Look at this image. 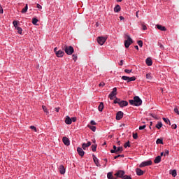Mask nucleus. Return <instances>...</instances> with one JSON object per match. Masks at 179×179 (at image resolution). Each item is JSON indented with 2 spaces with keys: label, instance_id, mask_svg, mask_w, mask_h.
<instances>
[{
  "label": "nucleus",
  "instance_id": "7c9ffc66",
  "mask_svg": "<svg viewBox=\"0 0 179 179\" xmlns=\"http://www.w3.org/2000/svg\"><path fill=\"white\" fill-rule=\"evenodd\" d=\"M115 150H116V153H121V152H122V150H124V148H122V147H118L117 148V147H116Z\"/></svg>",
  "mask_w": 179,
  "mask_h": 179
},
{
  "label": "nucleus",
  "instance_id": "1a4fd4ad",
  "mask_svg": "<svg viewBox=\"0 0 179 179\" xmlns=\"http://www.w3.org/2000/svg\"><path fill=\"white\" fill-rule=\"evenodd\" d=\"M152 160L144 161L141 163V164L139 165V167L140 168L146 167V166H152Z\"/></svg>",
  "mask_w": 179,
  "mask_h": 179
},
{
  "label": "nucleus",
  "instance_id": "7ed1b4c3",
  "mask_svg": "<svg viewBox=\"0 0 179 179\" xmlns=\"http://www.w3.org/2000/svg\"><path fill=\"white\" fill-rule=\"evenodd\" d=\"M62 49L64 50L66 54H67V55H72L73 54V52H75V50L73 49V47L68 46L66 45H64L62 47Z\"/></svg>",
  "mask_w": 179,
  "mask_h": 179
},
{
  "label": "nucleus",
  "instance_id": "49530a36",
  "mask_svg": "<svg viewBox=\"0 0 179 179\" xmlns=\"http://www.w3.org/2000/svg\"><path fill=\"white\" fill-rule=\"evenodd\" d=\"M118 157H124V155H118L114 157V159H118Z\"/></svg>",
  "mask_w": 179,
  "mask_h": 179
},
{
  "label": "nucleus",
  "instance_id": "e2e57ef3",
  "mask_svg": "<svg viewBox=\"0 0 179 179\" xmlns=\"http://www.w3.org/2000/svg\"><path fill=\"white\" fill-rule=\"evenodd\" d=\"M120 20H124V19H125V18L124 17H122V16H120Z\"/></svg>",
  "mask_w": 179,
  "mask_h": 179
},
{
  "label": "nucleus",
  "instance_id": "c03bdc74",
  "mask_svg": "<svg viewBox=\"0 0 179 179\" xmlns=\"http://www.w3.org/2000/svg\"><path fill=\"white\" fill-rule=\"evenodd\" d=\"M145 128H146V125H143V126H140L138 129L140 131H142V129H145Z\"/></svg>",
  "mask_w": 179,
  "mask_h": 179
},
{
  "label": "nucleus",
  "instance_id": "ddd939ff",
  "mask_svg": "<svg viewBox=\"0 0 179 179\" xmlns=\"http://www.w3.org/2000/svg\"><path fill=\"white\" fill-rule=\"evenodd\" d=\"M77 152H78L79 156H81V157H83V156H85V151H83V149H82V148L78 147L77 148Z\"/></svg>",
  "mask_w": 179,
  "mask_h": 179
},
{
  "label": "nucleus",
  "instance_id": "f3484780",
  "mask_svg": "<svg viewBox=\"0 0 179 179\" xmlns=\"http://www.w3.org/2000/svg\"><path fill=\"white\" fill-rule=\"evenodd\" d=\"M65 123L67 125H71L72 124V119L69 116H66Z\"/></svg>",
  "mask_w": 179,
  "mask_h": 179
},
{
  "label": "nucleus",
  "instance_id": "9b49d317",
  "mask_svg": "<svg viewBox=\"0 0 179 179\" xmlns=\"http://www.w3.org/2000/svg\"><path fill=\"white\" fill-rule=\"evenodd\" d=\"M62 142L66 146H69L71 145V141L67 137H63Z\"/></svg>",
  "mask_w": 179,
  "mask_h": 179
},
{
  "label": "nucleus",
  "instance_id": "4c0bfd02",
  "mask_svg": "<svg viewBox=\"0 0 179 179\" xmlns=\"http://www.w3.org/2000/svg\"><path fill=\"white\" fill-rule=\"evenodd\" d=\"M137 44L139 45V47H143V41L141 40L137 41Z\"/></svg>",
  "mask_w": 179,
  "mask_h": 179
},
{
  "label": "nucleus",
  "instance_id": "f257e3e1",
  "mask_svg": "<svg viewBox=\"0 0 179 179\" xmlns=\"http://www.w3.org/2000/svg\"><path fill=\"white\" fill-rule=\"evenodd\" d=\"M129 104L131 106H134L135 107H139V106H142V99L138 96L134 97V99H131L129 101Z\"/></svg>",
  "mask_w": 179,
  "mask_h": 179
},
{
  "label": "nucleus",
  "instance_id": "6e6d98bb",
  "mask_svg": "<svg viewBox=\"0 0 179 179\" xmlns=\"http://www.w3.org/2000/svg\"><path fill=\"white\" fill-rule=\"evenodd\" d=\"M119 65L120 66H122V65H124V60H120V63H119Z\"/></svg>",
  "mask_w": 179,
  "mask_h": 179
},
{
  "label": "nucleus",
  "instance_id": "bb28decb",
  "mask_svg": "<svg viewBox=\"0 0 179 179\" xmlns=\"http://www.w3.org/2000/svg\"><path fill=\"white\" fill-rule=\"evenodd\" d=\"M162 120H163V121H164V122H165L166 124H167L168 125H171V122H170V120H169L168 118L163 117Z\"/></svg>",
  "mask_w": 179,
  "mask_h": 179
},
{
  "label": "nucleus",
  "instance_id": "4468645a",
  "mask_svg": "<svg viewBox=\"0 0 179 179\" xmlns=\"http://www.w3.org/2000/svg\"><path fill=\"white\" fill-rule=\"evenodd\" d=\"M92 157H93L94 162L96 164V166L97 167H100L101 165H100V163L99 162V159H97V157H96V155H93Z\"/></svg>",
  "mask_w": 179,
  "mask_h": 179
},
{
  "label": "nucleus",
  "instance_id": "0eeeda50",
  "mask_svg": "<svg viewBox=\"0 0 179 179\" xmlns=\"http://www.w3.org/2000/svg\"><path fill=\"white\" fill-rule=\"evenodd\" d=\"M110 100H114V98L117 97V87H114L113 91L108 96Z\"/></svg>",
  "mask_w": 179,
  "mask_h": 179
},
{
  "label": "nucleus",
  "instance_id": "a19ab883",
  "mask_svg": "<svg viewBox=\"0 0 179 179\" xmlns=\"http://www.w3.org/2000/svg\"><path fill=\"white\" fill-rule=\"evenodd\" d=\"M38 22V20L37 19V18H33L32 19V23L34 24H37V22Z\"/></svg>",
  "mask_w": 179,
  "mask_h": 179
},
{
  "label": "nucleus",
  "instance_id": "20e7f679",
  "mask_svg": "<svg viewBox=\"0 0 179 179\" xmlns=\"http://www.w3.org/2000/svg\"><path fill=\"white\" fill-rule=\"evenodd\" d=\"M114 103L118 104L120 106V107H121L122 108L124 107H127V106H128V101L120 100L118 98H116L114 100Z\"/></svg>",
  "mask_w": 179,
  "mask_h": 179
},
{
  "label": "nucleus",
  "instance_id": "e433bc0d",
  "mask_svg": "<svg viewBox=\"0 0 179 179\" xmlns=\"http://www.w3.org/2000/svg\"><path fill=\"white\" fill-rule=\"evenodd\" d=\"M72 58L73 61L76 62V61L78 60V55H75V54L72 55Z\"/></svg>",
  "mask_w": 179,
  "mask_h": 179
},
{
  "label": "nucleus",
  "instance_id": "a211bd4d",
  "mask_svg": "<svg viewBox=\"0 0 179 179\" xmlns=\"http://www.w3.org/2000/svg\"><path fill=\"white\" fill-rule=\"evenodd\" d=\"M157 29H158V30H160L161 31H166V27L162 26L161 24H157Z\"/></svg>",
  "mask_w": 179,
  "mask_h": 179
},
{
  "label": "nucleus",
  "instance_id": "b1692460",
  "mask_svg": "<svg viewBox=\"0 0 179 179\" xmlns=\"http://www.w3.org/2000/svg\"><path fill=\"white\" fill-rule=\"evenodd\" d=\"M42 108H43L44 113H45L46 115H48V114H50V112L48 111V109L47 108V106H42Z\"/></svg>",
  "mask_w": 179,
  "mask_h": 179
},
{
  "label": "nucleus",
  "instance_id": "79ce46f5",
  "mask_svg": "<svg viewBox=\"0 0 179 179\" xmlns=\"http://www.w3.org/2000/svg\"><path fill=\"white\" fill-rule=\"evenodd\" d=\"M142 30H148V27L145 24H141Z\"/></svg>",
  "mask_w": 179,
  "mask_h": 179
},
{
  "label": "nucleus",
  "instance_id": "a18cd8bd",
  "mask_svg": "<svg viewBox=\"0 0 179 179\" xmlns=\"http://www.w3.org/2000/svg\"><path fill=\"white\" fill-rule=\"evenodd\" d=\"M106 83H104V82H101L99 83V87H104Z\"/></svg>",
  "mask_w": 179,
  "mask_h": 179
},
{
  "label": "nucleus",
  "instance_id": "473e14b6",
  "mask_svg": "<svg viewBox=\"0 0 179 179\" xmlns=\"http://www.w3.org/2000/svg\"><path fill=\"white\" fill-rule=\"evenodd\" d=\"M156 143H157V145H163V139L157 138Z\"/></svg>",
  "mask_w": 179,
  "mask_h": 179
},
{
  "label": "nucleus",
  "instance_id": "f704fd0d",
  "mask_svg": "<svg viewBox=\"0 0 179 179\" xmlns=\"http://www.w3.org/2000/svg\"><path fill=\"white\" fill-rule=\"evenodd\" d=\"M16 29V30H17V33H18V34H22V31H23V29H22V28L21 27H17V28H15Z\"/></svg>",
  "mask_w": 179,
  "mask_h": 179
},
{
  "label": "nucleus",
  "instance_id": "aec40b11",
  "mask_svg": "<svg viewBox=\"0 0 179 179\" xmlns=\"http://www.w3.org/2000/svg\"><path fill=\"white\" fill-rule=\"evenodd\" d=\"M160 162H162V156H157L154 160V163H155V164H158Z\"/></svg>",
  "mask_w": 179,
  "mask_h": 179
},
{
  "label": "nucleus",
  "instance_id": "de8ad7c7",
  "mask_svg": "<svg viewBox=\"0 0 179 179\" xmlns=\"http://www.w3.org/2000/svg\"><path fill=\"white\" fill-rule=\"evenodd\" d=\"M30 129H34V132H37V128H36V127L34 126H30Z\"/></svg>",
  "mask_w": 179,
  "mask_h": 179
},
{
  "label": "nucleus",
  "instance_id": "338daca9",
  "mask_svg": "<svg viewBox=\"0 0 179 179\" xmlns=\"http://www.w3.org/2000/svg\"><path fill=\"white\" fill-rule=\"evenodd\" d=\"M103 161L106 162V163H107L108 162L107 158L103 159Z\"/></svg>",
  "mask_w": 179,
  "mask_h": 179
},
{
  "label": "nucleus",
  "instance_id": "09e8293b",
  "mask_svg": "<svg viewBox=\"0 0 179 179\" xmlns=\"http://www.w3.org/2000/svg\"><path fill=\"white\" fill-rule=\"evenodd\" d=\"M171 128H172V129H177V124H172Z\"/></svg>",
  "mask_w": 179,
  "mask_h": 179
},
{
  "label": "nucleus",
  "instance_id": "37998d69",
  "mask_svg": "<svg viewBox=\"0 0 179 179\" xmlns=\"http://www.w3.org/2000/svg\"><path fill=\"white\" fill-rule=\"evenodd\" d=\"M134 139H138V133H133Z\"/></svg>",
  "mask_w": 179,
  "mask_h": 179
},
{
  "label": "nucleus",
  "instance_id": "f8f14e48",
  "mask_svg": "<svg viewBox=\"0 0 179 179\" xmlns=\"http://www.w3.org/2000/svg\"><path fill=\"white\" fill-rule=\"evenodd\" d=\"M64 55H65V52L62 50H58L56 52V57H57V58H62Z\"/></svg>",
  "mask_w": 179,
  "mask_h": 179
},
{
  "label": "nucleus",
  "instance_id": "4be33fe9",
  "mask_svg": "<svg viewBox=\"0 0 179 179\" xmlns=\"http://www.w3.org/2000/svg\"><path fill=\"white\" fill-rule=\"evenodd\" d=\"M121 10V6L120 5H116L114 8V12H115L116 13H118V12H120Z\"/></svg>",
  "mask_w": 179,
  "mask_h": 179
},
{
  "label": "nucleus",
  "instance_id": "603ef678",
  "mask_svg": "<svg viewBox=\"0 0 179 179\" xmlns=\"http://www.w3.org/2000/svg\"><path fill=\"white\" fill-rule=\"evenodd\" d=\"M124 72H125L126 73H131V72H132V70L125 69V70H124Z\"/></svg>",
  "mask_w": 179,
  "mask_h": 179
},
{
  "label": "nucleus",
  "instance_id": "dca6fc26",
  "mask_svg": "<svg viewBox=\"0 0 179 179\" xmlns=\"http://www.w3.org/2000/svg\"><path fill=\"white\" fill-rule=\"evenodd\" d=\"M59 171L60 174H65V172H66L65 166H64V165H60L59 167Z\"/></svg>",
  "mask_w": 179,
  "mask_h": 179
},
{
  "label": "nucleus",
  "instance_id": "2f4dec72",
  "mask_svg": "<svg viewBox=\"0 0 179 179\" xmlns=\"http://www.w3.org/2000/svg\"><path fill=\"white\" fill-rule=\"evenodd\" d=\"M107 178L108 179H114V177L113 176V173L108 172L107 173Z\"/></svg>",
  "mask_w": 179,
  "mask_h": 179
},
{
  "label": "nucleus",
  "instance_id": "c9c22d12",
  "mask_svg": "<svg viewBox=\"0 0 179 179\" xmlns=\"http://www.w3.org/2000/svg\"><path fill=\"white\" fill-rule=\"evenodd\" d=\"M91 148L92 152H96V149H97V145H92Z\"/></svg>",
  "mask_w": 179,
  "mask_h": 179
},
{
  "label": "nucleus",
  "instance_id": "c85d7f7f",
  "mask_svg": "<svg viewBox=\"0 0 179 179\" xmlns=\"http://www.w3.org/2000/svg\"><path fill=\"white\" fill-rule=\"evenodd\" d=\"M87 127L88 128H90V129H91V131H92V132H96V126H92L88 124Z\"/></svg>",
  "mask_w": 179,
  "mask_h": 179
},
{
  "label": "nucleus",
  "instance_id": "5fc2aeb1",
  "mask_svg": "<svg viewBox=\"0 0 179 179\" xmlns=\"http://www.w3.org/2000/svg\"><path fill=\"white\" fill-rule=\"evenodd\" d=\"M0 13H3V8H2V6L0 4Z\"/></svg>",
  "mask_w": 179,
  "mask_h": 179
},
{
  "label": "nucleus",
  "instance_id": "3c124183",
  "mask_svg": "<svg viewBox=\"0 0 179 179\" xmlns=\"http://www.w3.org/2000/svg\"><path fill=\"white\" fill-rule=\"evenodd\" d=\"M174 113H176V114H178V115H179V110H178V108H174Z\"/></svg>",
  "mask_w": 179,
  "mask_h": 179
},
{
  "label": "nucleus",
  "instance_id": "5701e85b",
  "mask_svg": "<svg viewBox=\"0 0 179 179\" xmlns=\"http://www.w3.org/2000/svg\"><path fill=\"white\" fill-rule=\"evenodd\" d=\"M103 108H104V104L103 103V102H101L98 107L99 111H100V113H101V111H103Z\"/></svg>",
  "mask_w": 179,
  "mask_h": 179
},
{
  "label": "nucleus",
  "instance_id": "f03ea898",
  "mask_svg": "<svg viewBox=\"0 0 179 179\" xmlns=\"http://www.w3.org/2000/svg\"><path fill=\"white\" fill-rule=\"evenodd\" d=\"M115 176L117 177V178H122V179H132L131 176L128 175H125V172L122 170H119L117 171V173H115Z\"/></svg>",
  "mask_w": 179,
  "mask_h": 179
},
{
  "label": "nucleus",
  "instance_id": "c756f323",
  "mask_svg": "<svg viewBox=\"0 0 179 179\" xmlns=\"http://www.w3.org/2000/svg\"><path fill=\"white\" fill-rule=\"evenodd\" d=\"M162 127H163V124L162 123V122H158L155 126V127L157 128V129H160Z\"/></svg>",
  "mask_w": 179,
  "mask_h": 179
},
{
  "label": "nucleus",
  "instance_id": "72a5a7b5",
  "mask_svg": "<svg viewBox=\"0 0 179 179\" xmlns=\"http://www.w3.org/2000/svg\"><path fill=\"white\" fill-rule=\"evenodd\" d=\"M13 24L15 29H17V27H17V24H19V21L14 20L13 22Z\"/></svg>",
  "mask_w": 179,
  "mask_h": 179
},
{
  "label": "nucleus",
  "instance_id": "ea45409f",
  "mask_svg": "<svg viewBox=\"0 0 179 179\" xmlns=\"http://www.w3.org/2000/svg\"><path fill=\"white\" fill-rule=\"evenodd\" d=\"M117 149V146L113 145V149L110 150V153H117V151L115 150Z\"/></svg>",
  "mask_w": 179,
  "mask_h": 179
},
{
  "label": "nucleus",
  "instance_id": "423d86ee",
  "mask_svg": "<svg viewBox=\"0 0 179 179\" xmlns=\"http://www.w3.org/2000/svg\"><path fill=\"white\" fill-rule=\"evenodd\" d=\"M122 80H127V83L135 82V80H136V77L135 76L129 77V76H122Z\"/></svg>",
  "mask_w": 179,
  "mask_h": 179
},
{
  "label": "nucleus",
  "instance_id": "69168bd1",
  "mask_svg": "<svg viewBox=\"0 0 179 179\" xmlns=\"http://www.w3.org/2000/svg\"><path fill=\"white\" fill-rule=\"evenodd\" d=\"M159 156H161V157H162V156H164V152H161V154H160Z\"/></svg>",
  "mask_w": 179,
  "mask_h": 179
},
{
  "label": "nucleus",
  "instance_id": "2eb2a0df",
  "mask_svg": "<svg viewBox=\"0 0 179 179\" xmlns=\"http://www.w3.org/2000/svg\"><path fill=\"white\" fill-rule=\"evenodd\" d=\"M145 64L148 66H152V65H153V62L150 57H148L145 59Z\"/></svg>",
  "mask_w": 179,
  "mask_h": 179
},
{
  "label": "nucleus",
  "instance_id": "13d9d810",
  "mask_svg": "<svg viewBox=\"0 0 179 179\" xmlns=\"http://www.w3.org/2000/svg\"><path fill=\"white\" fill-rule=\"evenodd\" d=\"M55 110L56 111V113H59V108H55Z\"/></svg>",
  "mask_w": 179,
  "mask_h": 179
},
{
  "label": "nucleus",
  "instance_id": "9d476101",
  "mask_svg": "<svg viewBox=\"0 0 179 179\" xmlns=\"http://www.w3.org/2000/svg\"><path fill=\"white\" fill-rule=\"evenodd\" d=\"M123 117H124V112L118 111L116 113V120H117V121H120V120H121Z\"/></svg>",
  "mask_w": 179,
  "mask_h": 179
},
{
  "label": "nucleus",
  "instance_id": "6ab92c4d",
  "mask_svg": "<svg viewBox=\"0 0 179 179\" xmlns=\"http://www.w3.org/2000/svg\"><path fill=\"white\" fill-rule=\"evenodd\" d=\"M92 145V143L90 141H88L87 143H83L82 148L84 150H86V148H89Z\"/></svg>",
  "mask_w": 179,
  "mask_h": 179
},
{
  "label": "nucleus",
  "instance_id": "4d7b16f0",
  "mask_svg": "<svg viewBox=\"0 0 179 179\" xmlns=\"http://www.w3.org/2000/svg\"><path fill=\"white\" fill-rule=\"evenodd\" d=\"M90 124L91 125H96V122H94V120H91Z\"/></svg>",
  "mask_w": 179,
  "mask_h": 179
},
{
  "label": "nucleus",
  "instance_id": "a878e982",
  "mask_svg": "<svg viewBox=\"0 0 179 179\" xmlns=\"http://www.w3.org/2000/svg\"><path fill=\"white\" fill-rule=\"evenodd\" d=\"M170 174L172 175V177H176L177 176V171L176 170H171Z\"/></svg>",
  "mask_w": 179,
  "mask_h": 179
},
{
  "label": "nucleus",
  "instance_id": "6e6552de",
  "mask_svg": "<svg viewBox=\"0 0 179 179\" xmlns=\"http://www.w3.org/2000/svg\"><path fill=\"white\" fill-rule=\"evenodd\" d=\"M106 41H107V37L99 36L97 38V43L99 45H103Z\"/></svg>",
  "mask_w": 179,
  "mask_h": 179
},
{
  "label": "nucleus",
  "instance_id": "58836bf2",
  "mask_svg": "<svg viewBox=\"0 0 179 179\" xmlns=\"http://www.w3.org/2000/svg\"><path fill=\"white\" fill-rule=\"evenodd\" d=\"M124 148H131V144H129V141H128L124 145Z\"/></svg>",
  "mask_w": 179,
  "mask_h": 179
},
{
  "label": "nucleus",
  "instance_id": "0e129e2a",
  "mask_svg": "<svg viewBox=\"0 0 179 179\" xmlns=\"http://www.w3.org/2000/svg\"><path fill=\"white\" fill-rule=\"evenodd\" d=\"M134 48H136V50H139V47H138V45H135Z\"/></svg>",
  "mask_w": 179,
  "mask_h": 179
},
{
  "label": "nucleus",
  "instance_id": "39448f33",
  "mask_svg": "<svg viewBox=\"0 0 179 179\" xmlns=\"http://www.w3.org/2000/svg\"><path fill=\"white\" fill-rule=\"evenodd\" d=\"M126 37H127V40L124 41V46L126 48H129V45H131L134 41H132V38H131V36L129 35H126Z\"/></svg>",
  "mask_w": 179,
  "mask_h": 179
},
{
  "label": "nucleus",
  "instance_id": "bf43d9fd",
  "mask_svg": "<svg viewBox=\"0 0 179 179\" xmlns=\"http://www.w3.org/2000/svg\"><path fill=\"white\" fill-rule=\"evenodd\" d=\"M36 6H37L38 9H41L42 8L41 5H40L38 3L36 5Z\"/></svg>",
  "mask_w": 179,
  "mask_h": 179
},
{
  "label": "nucleus",
  "instance_id": "864d4df0",
  "mask_svg": "<svg viewBox=\"0 0 179 179\" xmlns=\"http://www.w3.org/2000/svg\"><path fill=\"white\" fill-rule=\"evenodd\" d=\"M76 122V117H72L71 118V122Z\"/></svg>",
  "mask_w": 179,
  "mask_h": 179
},
{
  "label": "nucleus",
  "instance_id": "774afa93",
  "mask_svg": "<svg viewBox=\"0 0 179 179\" xmlns=\"http://www.w3.org/2000/svg\"><path fill=\"white\" fill-rule=\"evenodd\" d=\"M117 2H122V0H116Z\"/></svg>",
  "mask_w": 179,
  "mask_h": 179
},
{
  "label": "nucleus",
  "instance_id": "cd10ccee",
  "mask_svg": "<svg viewBox=\"0 0 179 179\" xmlns=\"http://www.w3.org/2000/svg\"><path fill=\"white\" fill-rule=\"evenodd\" d=\"M27 9H29V6L26 4L25 7L22 8L21 13H26V12H27Z\"/></svg>",
  "mask_w": 179,
  "mask_h": 179
},
{
  "label": "nucleus",
  "instance_id": "8fccbe9b",
  "mask_svg": "<svg viewBox=\"0 0 179 179\" xmlns=\"http://www.w3.org/2000/svg\"><path fill=\"white\" fill-rule=\"evenodd\" d=\"M169 150H165V152L164 154V156H169Z\"/></svg>",
  "mask_w": 179,
  "mask_h": 179
},
{
  "label": "nucleus",
  "instance_id": "052dcab7",
  "mask_svg": "<svg viewBox=\"0 0 179 179\" xmlns=\"http://www.w3.org/2000/svg\"><path fill=\"white\" fill-rule=\"evenodd\" d=\"M57 50H58L57 48H54V51H55V54H57V52H58V51H57Z\"/></svg>",
  "mask_w": 179,
  "mask_h": 179
},
{
  "label": "nucleus",
  "instance_id": "412c9836",
  "mask_svg": "<svg viewBox=\"0 0 179 179\" xmlns=\"http://www.w3.org/2000/svg\"><path fill=\"white\" fill-rule=\"evenodd\" d=\"M136 172L137 176H143V171H142V169L137 168L136 169Z\"/></svg>",
  "mask_w": 179,
  "mask_h": 179
},
{
  "label": "nucleus",
  "instance_id": "393cba45",
  "mask_svg": "<svg viewBox=\"0 0 179 179\" xmlns=\"http://www.w3.org/2000/svg\"><path fill=\"white\" fill-rule=\"evenodd\" d=\"M145 78L148 80H152V79H153V77L152 76V73H147L145 76Z\"/></svg>",
  "mask_w": 179,
  "mask_h": 179
},
{
  "label": "nucleus",
  "instance_id": "680f3d73",
  "mask_svg": "<svg viewBox=\"0 0 179 179\" xmlns=\"http://www.w3.org/2000/svg\"><path fill=\"white\" fill-rule=\"evenodd\" d=\"M138 13H139L138 11H137V12L136 13V17H139Z\"/></svg>",
  "mask_w": 179,
  "mask_h": 179
}]
</instances>
